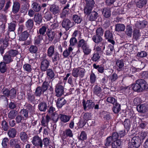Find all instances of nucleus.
<instances>
[{
	"label": "nucleus",
	"instance_id": "nucleus-1",
	"mask_svg": "<svg viewBox=\"0 0 148 148\" xmlns=\"http://www.w3.org/2000/svg\"><path fill=\"white\" fill-rule=\"evenodd\" d=\"M32 143L34 145L38 148H42L43 146L47 147L49 144V140L48 138H45L42 140L38 136H35L32 138Z\"/></svg>",
	"mask_w": 148,
	"mask_h": 148
},
{
	"label": "nucleus",
	"instance_id": "nucleus-2",
	"mask_svg": "<svg viewBox=\"0 0 148 148\" xmlns=\"http://www.w3.org/2000/svg\"><path fill=\"white\" fill-rule=\"evenodd\" d=\"M148 88V84L143 79L136 80V83L132 85V89L135 91L141 92L145 91Z\"/></svg>",
	"mask_w": 148,
	"mask_h": 148
},
{
	"label": "nucleus",
	"instance_id": "nucleus-3",
	"mask_svg": "<svg viewBox=\"0 0 148 148\" xmlns=\"http://www.w3.org/2000/svg\"><path fill=\"white\" fill-rule=\"evenodd\" d=\"M48 86V83L46 82H43L41 87H37L36 88L34 92L36 97H40L41 95L43 94L47 90Z\"/></svg>",
	"mask_w": 148,
	"mask_h": 148
},
{
	"label": "nucleus",
	"instance_id": "nucleus-4",
	"mask_svg": "<svg viewBox=\"0 0 148 148\" xmlns=\"http://www.w3.org/2000/svg\"><path fill=\"white\" fill-rule=\"evenodd\" d=\"M3 94L10 99H14L15 98L16 96V91L14 88H12L10 90L8 89H4L2 91Z\"/></svg>",
	"mask_w": 148,
	"mask_h": 148
},
{
	"label": "nucleus",
	"instance_id": "nucleus-5",
	"mask_svg": "<svg viewBox=\"0 0 148 148\" xmlns=\"http://www.w3.org/2000/svg\"><path fill=\"white\" fill-rule=\"evenodd\" d=\"M141 142V139L139 137H134L132 138L131 142L128 143V148H133L134 147L138 148L140 146Z\"/></svg>",
	"mask_w": 148,
	"mask_h": 148
},
{
	"label": "nucleus",
	"instance_id": "nucleus-6",
	"mask_svg": "<svg viewBox=\"0 0 148 148\" xmlns=\"http://www.w3.org/2000/svg\"><path fill=\"white\" fill-rule=\"evenodd\" d=\"M85 73V70L84 68L81 67L74 68L72 70V75L75 77L80 76L83 77Z\"/></svg>",
	"mask_w": 148,
	"mask_h": 148
},
{
	"label": "nucleus",
	"instance_id": "nucleus-7",
	"mask_svg": "<svg viewBox=\"0 0 148 148\" xmlns=\"http://www.w3.org/2000/svg\"><path fill=\"white\" fill-rule=\"evenodd\" d=\"M64 88L60 84H57L56 86L55 89L56 95L57 97L61 96L64 93Z\"/></svg>",
	"mask_w": 148,
	"mask_h": 148
},
{
	"label": "nucleus",
	"instance_id": "nucleus-8",
	"mask_svg": "<svg viewBox=\"0 0 148 148\" xmlns=\"http://www.w3.org/2000/svg\"><path fill=\"white\" fill-rule=\"evenodd\" d=\"M104 36L108 41L112 43L113 45L115 44V42L113 40L112 33L110 30H106L104 32Z\"/></svg>",
	"mask_w": 148,
	"mask_h": 148
},
{
	"label": "nucleus",
	"instance_id": "nucleus-9",
	"mask_svg": "<svg viewBox=\"0 0 148 148\" xmlns=\"http://www.w3.org/2000/svg\"><path fill=\"white\" fill-rule=\"evenodd\" d=\"M62 27L64 28L66 31L69 30L73 26L71 21L67 18L63 20L62 22Z\"/></svg>",
	"mask_w": 148,
	"mask_h": 148
},
{
	"label": "nucleus",
	"instance_id": "nucleus-10",
	"mask_svg": "<svg viewBox=\"0 0 148 148\" xmlns=\"http://www.w3.org/2000/svg\"><path fill=\"white\" fill-rule=\"evenodd\" d=\"M84 109L85 110H88L92 109L94 107L95 103L91 100H87L86 103L85 101L82 102Z\"/></svg>",
	"mask_w": 148,
	"mask_h": 148
},
{
	"label": "nucleus",
	"instance_id": "nucleus-11",
	"mask_svg": "<svg viewBox=\"0 0 148 148\" xmlns=\"http://www.w3.org/2000/svg\"><path fill=\"white\" fill-rule=\"evenodd\" d=\"M49 61L45 58L42 59L40 65V69L42 71H45L49 67Z\"/></svg>",
	"mask_w": 148,
	"mask_h": 148
},
{
	"label": "nucleus",
	"instance_id": "nucleus-12",
	"mask_svg": "<svg viewBox=\"0 0 148 148\" xmlns=\"http://www.w3.org/2000/svg\"><path fill=\"white\" fill-rule=\"evenodd\" d=\"M137 110L139 112L145 113L148 111V104L145 103L138 106L137 107Z\"/></svg>",
	"mask_w": 148,
	"mask_h": 148
},
{
	"label": "nucleus",
	"instance_id": "nucleus-13",
	"mask_svg": "<svg viewBox=\"0 0 148 148\" xmlns=\"http://www.w3.org/2000/svg\"><path fill=\"white\" fill-rule=\"evenodd\" d=\"M35 96V94H33L31 91H29L27 93V98L29 102L34 103H35L36 101Z\"/></svg>",
	"mask_w": 148,
	"mask_h": 148
},
{
	"label": "nucleus",
	"instance_id": "nucleus-14",
	"mask_svg": "<svg viewBox=\"0 0 148 148\" xmlns=\"http://www.w3.org/2000/svg\"><path fill=\"white\" fill-rule=\"evenodd\" d=\"M49 10L53 14L55 15L59 13L60 9L58 6L53 4L50 6Z\"/></svg>",
	"mask_w": 148,
	"mask_h": 148
},
{
	"label": "nucleus",
	"instance_id": "nucleus-15",
	"mask_svg": "<svg viewBox=\"0 0 148 148\" xmlns=\"http://www.w3.org/2000/svg\"><path fill=\"white\" fill-rule=\"evenodd\" d=\"M49 106L47 103L44 101L40 102L38 105V108L41 112H45Z\"/></svg>",
	"mask_w": 148,
	"mask_h": 148
},
{
	"label": "nucleus",
	"instance_id": "nucleus-16",
	"mask_svg": "<svg viewBox=\"0 0 148 148\" xmlns=\"http://www.w3.org/2000/svg\"><path fill=\"white\" fill-rule=\"evenodd\" d=\"M50 121L51 118L48 115H47L45 117H42L41 121V125L44 127H47L48 123Z\"/></svg>",
	"mask_w": 148,
	"mask_h": 148
},
{
	"label": "nucleus",
	"instance_id": "nucleus-17",
	"mask_svg": "<svg viewBox=\"0 0 148 148\" xmlns=\"http://www.w3.org/2000/svg\"><path fill=\"white\" fill-rule=\"evenodd\" d=\"M105 43L102 42L100 43L99 45L96 47L94 48V49L96 51V52L99 53H102L105 49Z\"/></svg>",
	"mask_w": 148,
	"mask_h": 148
},
{
	"label": "nucleus",
	"instance_id": "nucleus-18",
	"mask_svg": "<svg viewBox=\"0 0 148 148\" xmlns=\"http://www.w3.org/2000/svg\"><path fill=\"white\" fill-rule=\"evenodd\" d=\"M71 117L62 114H59V118L61 122L66 123L68 122L70 120Z\"/></svg>",
	"mask_w": 148,
	"mask_h": 148
},
{
	"label": "nucleus",
	"instance_id": "nucleus-19",
	"mask_svg": "<svg viewBox=\"0 0 148 148\" xmlns=\"http://www.w3.org/2000/svg\"><path fill=\"white\" fill-rule=\"evenodd\" d=\"M20 7V4L19 2L17 1L14 2L12 9L13 13L15 14L18 12Z\"/></svg>",
	"mask_w": 148,
	"mask_h": 148
},
{
	"label": "nucleus",
	"instance_id": "nucleus-20",
	"mask_svg": "<svg viewBox=\"0 0 148 148\" xmlns=\"http://www.w3.org/2000/svg\"><path fill=\"white\" fill-rule=\"evenodd\" d=\"M3 62L6 64H9L13 61V58L11 57L7 53L3 57Z\"/></svg>",
	"mask_w": 148,
	"mask_h": 148
},
{
	"label": "nucleus",
	"instance_id": "nucleus-21",
	"mask_svg": "<svg viewBox=\"0 0 148 148\" xmlns=\"http://www.w3.org/2000/svg\"><path fill=\"white\" fill-rule=\"evenodd\" d=\"M66 102V101L64 98H59L56 102L57 106L58 108H61Z\"/></svg>",
	"mask_w": 148,
	"mask_h": 148
},
{
	"label": "nucleus",
	"instance_id": "nucleus-22",
	"mask_svg": "<svg viewBox=\"0 0 148 148\" xmlns=\"http://www.w3.org/2000/svg\"><path fill=\"white\" fill-rule=\"evenodd\" d=\"M115 31L118 32L124 31L125 27V25L123 24L120 23L116 24L115 25Z\"/></svg>",
	"mask_w": 148,
	"mask_h": 148
},
{
	"label": "nucleus",
	"instance_id": "nucleus-23",
	"mask_svg": "<svg viewBox=\"0 0 148 148\" xmlns=\"http://www.w3.org/2000/svg\"><path fill=\"white\" fill-rule=\"evenodd\" d=\"M17 134V131L16 129L14 128H10L8 130V134L9 137L11 138L15 137Z\"/></svg>",
	"mask_w": 148,
	"mask_h": 148
},
{
	"label": "nucleus",
	"instance_id": "nucleus-24",
	"mask_svg": "<svg viewBox=\"0 0 148 148\" xmlns=\"http://www.w3.org/2000/svg\"><path fill=\"white\" fill-rule=\"evenodd\" d=\"M32 8L35 12H38L41 10L42 7L41 5L36 2H34L32 5Z\"/></svg>",
	"mask_w": 148,
	"mask_h": 148
},
{
	"label": "nucleus",
	"instance_id": "nucleus-25",
	"mask_svg": "<svg viewBox=\"0 0 148 148\" xmlns=\"http://www.w3.org/2000/svg\"><path fill=\"white\" fill-rule=\"evenodd\" d=\"M48 29V25H45L42 26L38 31V34L42 35V36L45 35L47 29Z\"/></svg>",
	"mask_w": 148,
	"mask_h": 148
},
{
	"label": "nucleus",
	"instance_id": "nucleus-26",
	"mask_svg": "<svg viewBox=\"0 0 148 148\" xmlns=\"http://www.w3.org/2000/svg\"><path fill=\"white\" fill-rule=\"evenodd\" d=\"M102 91L101 88L97 85H95L93 88V93L97 96H99Z\"/></svg>",
	"mask_w": 148,
	"mask_h": 148
},
{
	"label": "nucleus",
	"instance_id": "nucleus-27",
	"mask_svg": "<svg viewBox=\"0 0 148 148\" xmlns=\"http://www.w3.org/2000/svg\"><path fill=\"white\" fill-rule=\"evenodd\" d=\"M92 39L95 43L98 44L101 42L103 40L101 36L95 34L92 37Z\"/></svg>",
	"mask_w": 148,
	"mask_h": 148
},
{
	"label": "nucleus",
	"instance_id": "nucleus-28",
	"mask_svg": "<svg viewBox=\"0 0 148 148\" xmlns=\"http://www.w3.org/2000/svg\"><path fill=\"white\" fill-rule=\"evenodd\" d=\"M102 12L103 15L105 18H109L111 16L110 10L108 8H104L102 11Z\"/></svg>",
	"mask_w": 148,
	"mask_h": 148
},
{
	"label": "nucleus",
	"instance_id": "nucleus-29",
	"mask_svg": "<svg viewBox=\"0 0 148 148\" xmlns=\"http://www.w3.org/2000/svg\"><path fill=\"white\" fill-rule=\"evenodd\" d=\"M72 18L74 22L77 24L80 23L82 21V18L80 15L74 14Z\"/></svg>",
	"mask_w": 148,
	"mask_h": 148
},
{
	"label": "nucleus",
	"instance_id": "nucleus-30",
	"mask_svg": "<svg viewBox=\"0 0 148 148\" xmlns=\"http://www.w3.org/2000/svg\"><path fill=\"white\" fill-rule=\"evenodd\" d=\"M121 141L119 139L114 141L112 143V148H121Z\"/></svg>",
	"mask_w": 148,
	"mask_h": 148
},
{
	"label": "nucleus",
	"instance_id": "nucleus-31",
	"mask_svg": "<svg viewBox=\"0 0 148 148\" xmlns=\"http://www.w3.org/2000/svg\"><path fill=\"white\" fill-rule=\"evenodd\" d=\"M47 36L48 37V40L49 42H52L53 40L55 35V33L54 31L52 30H50L47 32Z\"/></svg>",
	"mask_w": 148,
	"mask_h": 148
},
{
	"label": "nucleus",
	"instance_id": "nucleus-32",
	"mask_svg": "<svg viewBox=\"0 0 148 148\" xmlns=\"http://www.w3.org/2000/svg\"><path fill=\"white\" fill-rule=\"evenodd\" d=\"M98 17V14L95 11L92 12L89 14L88 17V19L89 21H92L96 20Z\"/></svg>",
	"mask_w": 148,
	"mask_h": 148
},
{
	"label": "nucleus",
	"instance_id": "nucleus-33",
	"mask_svg": "<svg viewBox=\"0 0 148 148\" xmlns=\"http://www.w3.org/2000/svg\"><path fill=\"white\" fill-rule=\"evenodd\" d=\"M25 25L28 29L29 30H31L34 26L33 21L31 19H28L26 22Z\"/></svg>",
	"mask_w": 148,
	"mask_h": 148
},
{
	"label": "nucleus",
	"instance_id": "nucleus-34",
	"mask_svg": "<svg viewBox=\"0 0 148 148\" xmlns=\"http://www.w3.org/2000/svg\"><path fill=\"white\" fill-rule=\"evenodd\" d=\"M16 23V21H13L8 24V31L14 32L15 30Z\"/></svg>",
	"mask_w": 148,
	"mask_h": 148
},
{
	"label": "nucleus",
	"instance_id": "nucleus-35",
	"mask_svg": "<svg viewBox=\"0 0 148 148\" xmlns=\"http://www.w3.org/2000/svg\"><path fill=\"white\" fill-rule=\"evenodd\" d=\"M19 136L21 140L23 142H25L28 138L27 134L25 132H22L20 133Z\"/></svg>",
	"mask_w": 148,
	"mask_h": 148
},
{
	"label": "nucleus",
	"instance_id": "nucleus-36",
	"mask_svg": "<svg viewBox=\"0 0 148 148\" xmlns=\"http://www.w3.org/2000/svg\"><path fill=\"white\" fill-rule=\"evenodd\" d=\"M112 111L115 114L118 113L121 110V105L117 102L113 104Z\"/></svg>",
	"mask_w": 148,
	"mask_h": 148
},
{
	"label": "nucleus",
	"instance_id": "nucleus-37",
	"mask_svg": "<svg viewBox=\"0 0 148 148\" xmlns=\"http://www.w3.org/2000/svg\"><path fill=\"white\" fill-rule=\"evenodd\" d=\"M43 40V36L40 35L38 34L36 36L34 40V44L36 45L40 44L41 41Z\"/></svg>",
	"mask_w": 148,
	"mask_h": 148
},
{
	"label": "nucleus",
	"instance_id": "nucleus-38",
	"mask_svg": "<svg viewBox=\"0 0 148 148\" xmlns=\"http://www.w3.org/2000/svg\"><path fill=\"white\" fill-rule=\"evenodd\" d=\"M73 48L71 46H69L68 49H66L63 52V55L64 58H66L68 57L72 52Z\"/></svg>",
	"mask_w": 148,
	"mask_h": 148
},
{
	"label": "nucleus",
	"instance_id": "nucleus-39",
	"mask_svg": "<svg viewBox=\"0 0 148 148\" xmlns=\"http://www.w3.org/2000/svg\"><path fill=\"white\" fill-rule=\"evenodd\" d=\"M55 47L54 45L51 46L48 49L47 51V55L49 57H51L54 54Z\"/></svg>",
	"mask_w": 148,
	"mask_h": 148
},
{
	"label": "nucleus",
	"instance_id": "nucleus-40",
	"mask_svg": "<svg viewBox=\"0 0 148 148\" xmlns=\"http://www.w3.org/2000/svg\"><path fill=\"white\" fill-rule=\"evenodd\" d=\"M47 75L49 79H53L54 77L55 74L53 71L51 69H49L46 71Z\"/></svg>",
	"mask_w": 148,
	"mask_h": 148
},
{
	"label": "nucleus",
	"instance_id": "nucleus-41",
	"mask_svg": "<svg viewBox=\"0 0 148 148\" xmlns=\"http://www.w3.org/2000/svg\"><path fill=\"white\" fill-rule=\"evenodd\" d=\"M114 50V47L113 45H109L106 48V54L108 56L111 55Z\"/></svg>",
	"mask_w": 148,
	"mask_h": 148
},
{
	"label": "nucleus",
	"instance_id": "nucleus-42",
	"mask_svg": "<svg viewBox=\"0 0 148 148\" xmlns=\"http://www.w3.org/2000/svg\"><path fill=\"white\" fill-rule=\"evenodd\" d=\"M34 20L36 22L39 23L42 21V18L41 14L36 13L34 15Z\"/></svg>",
	"mask_w": 148,
	"mask_h": 148
},
{
	"label": "nucleus",
	"instance_id": "nucleus-43",
	"mask_svg": "<svg viewBox=\"0 0 148 148\" xmlns=\"http://www.w3.org/2000/svg\"><path fill=\"white\" fill-rule=\"evenodd\" d=\"M87 45L86 42L84 39H82L78 41L77 47L78 49L80 47L82 49Z\"/></svg>",
	"mask_w": 148,
	"mask_h": 148
},
{
	"label": "nucleus",
	"instance_id": "nucleus-44",
	"mask_svg": "<svg viewBox=\"0 0 148 148\" xmlns=\"http://www.w3.org/2000/svg\"><path fill=\"white\" fill-rule=\"evenodd\" d=\"M147 24V21L144 20L142 21L137 22L136 23V25L138 28L140 29L145 27Z\"/></svg>",
	"mask_w": 148,
	"mask_h": 148
},
{
	"label": "nucleus",
	"instance_id": "nucleus-45",
	"mask_svg": "<svg viewBox=\"0 0 148 148\" xmlns=\"http://www.w3.org/2000/svg\"><path fill=\"white\" fill-rule=\"evenodd\" d=\"M28 33L27 31L23 32L20 35L19 40L22 41L26 40L28 37Z\"/></svg>",
	"mask_w": 148,
	"mask_h": 148
},
{
	"label": "nucleus",
	"instance_id": "nucleus-46",
	"mask_svg": "<svg viewBox=\"0 0 148 148\" xmlns=\"http://www.w3.org/2000/svg\"><path fill=\"white\" fill-rule=\"evenodd\" d=\"M20 143V141L17 138H12L10 140V145L12 147H14Z\"/></svg>",
	"mask_w": 148,
	"mask_h": 148
},
{
	"label": "nucleus",
	"instance_id": "nucleus-47",
	"mask_svg": "<svg viewBox=\"0 0 148 148\" xmlns=\"http://www.w3.org/2000/svg\"><path fill=\"white\" fill-rule=\"evenodd\" d=\"M116 64L120 70H121L124 66V61L123 59L117 60L116 61Z\"/></svg>",
	"mask_w": 148,
	"mask_h": 148
},
{
	"label": "nucleus",
	"instance_id": "nucleus-48",
	"mask_svg": "<svg viewBox=\"0 0 148 148\" xmlns=\"http://www.w3.org/2000/svg\"><path fill=\"white\" fill-rule=\"evenodd\" d=\"M18 112L16 110H12L9 112L8 114V117L11 120L14 119L17 115Z\"/></svg>",
	"mask_w": 148,
	"mask_h": 148
},
{
	"label": "nucleus",
	"instance_id": "nucleus-49",
	"mask_svg": "<svg viewBox=\"0 0 148 148\" xmlns=\"http://www.w3.org/2000/svg\"><path fill=\"white\" fill-rule=\"evenodd\" d=\"M100 55L97 52H94L91 58L92 60L95 62H98L100 58Z\"/></svg>",
	"mask_w": 148,
	"mask_h": 148
},
{
	"label": "nucleus",
	"instance_id": "nucleus-50",
	"mask_svg": "<svg viewBox=\"0 0 148 148\" xmlns=\"http://www.w3.org/2000/svg\"><path fill=\"white\" fill-rule=\"evenodd\" d=\"M125 32L126 34L128 36L131 37L133 32L132 27L129 25L127 26Z\"/></svg>",
	"mask_w": 148,
	"mask_h": 148
},
{
	"label": "nucleus",
	"instance_id": "nucleus-51",
	"mask_svg": "<svg viewBox=\"0 0 148 148\" xmlns=\"http://www.w3.org/2000/svg\"><path fill=\"white\" fill-rule=\"evenodd\" d=\"M125 128L127 129V131H128L131 126V122L128 119H126L123 122Z\"/></svg>",
	"mask_w": 148,
	"mask_h": 148
},
{
	"label": "nucleus",
	"instance_id": "nucleus-52",
	"mask_svg": "<svg viewBox=\"0 0 148 148\" xmlns=\"http://www.w3.org/2000/svg\"><path fill=\"white\" fill-rule=\"evenodd\" d=\"M8 54L13 58L14 57L16 56V55L18 54L19 52L18 51L16 50H10L7 52Z\"/></svg>",
	"mask_w": 148,
	"mask_h": 148
},
{
	"label": "nucleus",
	"instance_id": "nucleus-53",
	"mask_svg": "<svg viewBox=\"0 0 148 148\" xmlns=\"http://www.w3.org/2000/svg\"><path fill=\"white\" fill-rule=\"evenodd\" d=\"M93 67L98 70V71L101 73H102L104 71V67L101 65H97L95 64H93Z\"/></svg>",
	"mask_w": 148,
	"mask_h": 148
},
{
	"label": "nucleus",
	"instance_id": "nucleus-54",
	"mask_svg": "<svg viewBox=\"0 0 148 148\" xmlns=\"http://www.w3.org/2000/svg\"><path fill=\"white\" fill-rule=\"evenodd\" d=\"M106 142L105 143V145L106 147H109L112 145V143L113 142V140L112 138V136H110L108 137L106 139Z\"/></svg>",
	"mask_w": 148,
	"mask_h": 148
},
{
	"label": "nucleus",
	"instance_id": "nucleus-55",
	"mask_svg": "<svg viewBox=\"0 0 148 148\" xmlns=\"http://www.w3.org/2000/svg\"><path fill=\"white\" fill-rule=\"evenodd\" d=\"M6 64L2 62L0 63V71L2 73H4L6 71Z\"/></svg>",
	"mask_w": 148,
	"mask_h": 148
},
{
	"label": "nucleus",
	"instance_id": "nucleus-56",
	"mask_svg": "<svg viewBox=\"0 0 148 148\" xmlns=\"http://www.w3.org/2000/svg\"><path fill=\"white\" fill-rule=\"evenodd\" d=\"M71 0H70L69 1L67 2V4L66 6H65L63 8V13H64L65 14H67L69 11V8L70 5H71Z\"/></svg>",
	"mask_w": 148,
	"mask_h": 148
},
{
	"label": "nucleus",
	"instance_id": "nucleus-57",
	"mask_svg": "<svg viewBox=\"0 0 148 148\" xmlns=\"http://www.w3.org/2000/svg\"><path fill=\"white\" fill-rule=\"evenodd\" d=\"M84 54L85 55H88L91 53V49H90L89 46L87 45L82 49Z\"/></svg>",
	"mask_w": 148,
	"mask_h": 148
},
{
	"label": "nucleus",
	"instance_id": "nucleus-58",
	"mask_svg": "<svg viewBox=\"0 0 148 148\" xmlns=\"http://www.w3.org/2000/svg\"><path fill=\"white\" fill-rule=\"evenodd\" d=\"M65 133L67 136L70 138H72L73 136L72 131L70 129L68 128L65 130L64 131Z\"/></svg>",
	"mask_w": 148,
	"mask_h": 148
},
{
	"label": "nucleus",
	"instance_id": "nucleus-59",
	"mask_svg": "<svg viewBox=\"0 0 148 148\" xmlns=\"http://www.w3.org/2000/svg\"><path fill=\"white\" fill-rule=\"evenodd\" d=\"M147 0H138L137 6V7L141 8L143 7L147 3Z\"/></svg>",
	"mask_w": 148,
	"mask_h": 148
},
{
	"label": "nucleus",
	"instance_id": "nucleus-60",
	"mask_svg": "<svg viewBox=\"0 0 148 148\" xmlns=\"http://www.w3.org/2000/svg\"><path fill=\"white\" fill-rule=\"evenodd\" d=\"M38 50V47L35 45H31L29 48V52L32 53H36L37 52Z\"/></svg>",
	"mask_w": 148,
	"mask_h": 148
},
{
	"label": "nucleus",
	"instance_id": "nucleus-61",
	"mask_svg": "<svg viewBox=\"0 0 148 148\" xmlns=\"http://www.w3.org/2000/svg\"><path fill=\"white\" fill-rule=\"evenodd\" d=\"M59 55V54L57 52H56L51 57L53 62H57L60 59Z\"/></svg>",
	"mask_w": 148,
	"mask_h": 148
},
{
	"label": "nucleus",
	"instance_id": "nucleus-62",
	"mask_svg": "<svg viewBox=\"0 0 148 148\" xmlns=\"http://www.w3.org/2000/svg\"><path fill=\"white\" fill-rule=\"evenodd\" d=\"M140 36V34L139 30L137 29L134 30L133 33L134 38L137 40L139 39Z\"/></svg>",
	"mask_w": 148,
	"mask_h": 148
},
{
	"label": "nucleus",
	"instance_id": "nucleus-63",
	"mask_svg": "<svg viewBox=\"0 0 148 148\" xmlns=\"http://www.w3.org/2000/svg\"><path fill=\"white\" fill-rule=\"evenodd\" d=\"M16 122L17 123H23L24 120V118L21 115H18L15 118Z\"/></svg>",
	"mask_w": 148,
	"mask_h": 148
},
{
	"label": "nucleus",
	"instance_id": "nucleus-64",
	"mask_svg": "<svg viewBox=\"0 0 148 148\" xmlns=\"http://www.w3.org/2000/svg\"><path fill=\"white\" fill-rule=\"evenodd\" d=\"M23 68L26 71L28 72H30L32 71L31 66L28 64H25L23 65Z\"/></svg>",
	"mask_w": 148,
	"mask_h": 148
}]
</instances>
